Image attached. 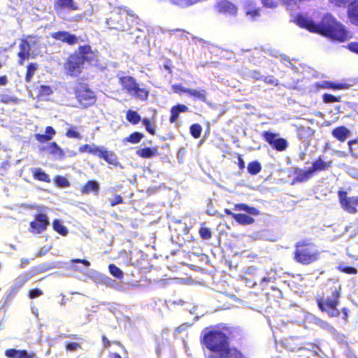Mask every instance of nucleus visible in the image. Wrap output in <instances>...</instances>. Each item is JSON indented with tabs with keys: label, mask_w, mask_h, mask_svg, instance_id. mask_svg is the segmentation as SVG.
Segmentation results:
<instances>
[{
	"label": "nucleus",
	"mask_w": 358,
	"mask_h": 358,
	"mask_svg": "<svg viewBox=\"0 0 358 358\" xmlns=\"http://www.w3.org/2000/svg\"><path fill=\"white\" fill-rule=\"evenodd\" d=\"M43 294V292L39 289H32L29 291L28 296L30 299L37 298Z\"/></svg>",
	"instance_id": "nucleus-54"
},
{
	"label": "nucleus",
	"mask_w": 358,
	"mask_h": 358,
	"mask_svg": "<svg viewBox=\"0 0 358 358\" xmlns=\"http://www.w3.org/2000/svg\"><path fill=\"white\" fill-rule=\"evenodd\" d=\"M108 358H129L127 355L124 357H122L118 352H111L109 351Z\"/></svg>",
	"instance_id": "nucleus-61"
},
{
	"label": "nucleus",
	"mask_w": 358,
	"mask_h": 358,
	"mask_svg": "<svg viewBox=\"0 0 358 358\" xmlns=\"http://www.w3.org/2000/svg\"><path fill=\"white\" fill-rule=\"evenodd\" d=\"M57 187L60 188H66L70 187L71 184L68 179L62 176H56L53 179Z\"/></svg>",
	"instance_id": "nucleus-39"
},
{
	"label": "nucleus",
	"mask_w": 358,
	"mask_h": 358,
	"mask_svg": "<svg viewBox=\"0 0 358 358\" xmlns=\"http://www.w3.org/2000/svg\"><path fill=\"white\" fill-rule=\"evenodd\" d=\"M73 53L78 57L83 64L87 63L89 65H96L99 62L96 55L88 44L79 46L78 50Z\"/></svg>",
	"instance_id": "nucleus-11"
},
{
	"label": "nucleus",
	"mask_w": 358,
	"mask_h": 358,
	"mask_svg": "<svg viewBox=\"0 0 358 358\" xmlns=\"http://www.w3.org/2000/svg\"><path fill=\"white\" fill-rule=\"evenodd\" d=\"M72 263H81L84 264L85 266L88 267L90 266V263L89 261L86 259H73L71 260Z\"/></svg>",
	"instance_id": "nucleus-62"
},
{
	"label": "nucleus",
	"mask_w": 358,
	"mask_h": 358,
	"mask_svg": "<svg viewBox=\"0 0 358 358\" xmlns=\"http://www.w3.org/2000/svg\"><path fill=\"white\" fill-rule=\"evenodd\" d=\"M245 13L252 17H256L260 15V9L259 8L252 7L250 4L245 7Z\"/></svg>",
	"instance_id": "nucleus-45"
},
{
	"label": "nucleus",
	"mask_w": 358,
	"mask_h": 358,
	"mask_svg": "<svg viewBox=\"0 0 358 358\" xmlns=\"http://www.w3.org/2000/svg\"><path fill=\"white\" fill-rule=\"evenodd\" d=\"M331 134L340 142H344L350 136L351 132L345 126H339L332 130Z\"/></svg>",
	"instance_id": "nucleus-22"
},
{
	"label": "nucleus",
	"mask_w": 358,
	"mask_h": 358,
	"mask_svg": "<svg viewBox=\"0 0 358 358\" xmlns=\"http://www.w3.org/2000/svg\"><path fill=\"white\" fill-rule=\"evenodd\" d=\"M189 131L194 138H199L202 132V127L199 124H193L190 126Z\"/></svg>",
	"instance_id": "nucleus-43"
},
{
	"label": "nucleus",
	"mask_w": 358,
	"mask_h": 358,
	"mask_svg": "<svg viewBox=\"0 0 358 358\" xmlns=\"http://www.w3.org/2000/svg\"><path fill=\"white\" fill-rule=\"evenodd\" d=\"M250 76L255 80H262V76L261 75V73L260 71H257V70H252L250 71Z\"/></svg>",
	"instance_id": "nucleus-59"
},
{
	"label": "nucleus",
	"mask_w": 358,
	"mask_h": 358,
	"mask_svg": "<svg viewBox=\"0 0 358 358\" xmlns=\"http://www.w3.org/2000/svg\"><path fill=\"white\" fill-rule=\"evenodd\" d=\"M172 3L181 6V7H187L195 4L200 1L201 0H170Z\"/></svg>",
	"instance_id": "nucleus-44"
},
{
	"label": "nucleus",
	"mask_w": 358,
	"mask_h": 358,
	"mask_svg": "<svg viewBox=\"0 0 358 358\" xmlns=\"http://www.w3.org/2000/svg\"><path fill=\"white\" fill-rule=\"evenodd\" d=\"M38 92L39 96H50L53 93V90L50 86L42 85L38 87Z\"/></svg>",
	"instance_id": "nucleus-46"
},
{
	"label": "nucleus",
	"mask_w": 358,
	"mask_h": 358,
	"mask_svg": "<svg viewBox=\"0 0 358 358\" xmlns=\"http://www.w3.org/2000/svg\"><path fill=\"white\" fill-rule=\"evenodd\" d=\"M139 17L131 12L127 14H115L106 20L107 28L110 30H117L122 32L131 33L132 29L139 24Z\"/></svg>",
	"instance_id": "nucleus-5"
},
{
	"label": "nucleus",
	"mask_w": 358,
	"mask_h": 358,
	"mask_svg": "<svg viewBox=\"0 0 358 358\" xmlns=\"http://www.w3.org/2000/svg\"><path fill=\"white\" fill-rule=\"evenodd\" d=\"M118 83L122 90L129 95L143 101L148 99L149 92L147 89L141 87L136 79L131 76H122L118 77Z\"/></svg>",
	"instance_id": "nucleus-7"
},
{
	"label": "nucleus",
	"mask_w": 358,
	"mask_h": 358,
	"mask_svg": "<svg viewBox=\"0 0 358 358\" xmlns=\"http://www.w3.org/2000/svg\"><path fill=\"white\" fill-rule=\"evenodd\" d=\"M136 155L141 158H151L158 155V148L157 147L140 148L136 151Z\"/></svg>",
	"instance_id": "nucleus-26"
},
{
	"label": "nucleus",
	"mask_w": 358,
	"mask_h": 358,
	"mask_svg": "<svg viewBox=\"0 0 358 358\" xmlns=\"http://www.w3.org/2000/svg\"><path fill=\"white\" fill-rule=\"evenodd\" d=\"M215 8L219 13L236 16L238 8L229 0H216Z\"/></svg>",
	"instance_id": "nucleus-14"
},
{
	"label": "nucleus",
	"mask_w": 358,
	"mask_h": 358,
	"mask_svg": "<svg viewBox=\"0 0 358 358\" xmlns=\"http://www.w3.org/2000/svg\"><path fill=\"white\" fill-rule=\"evenodd\" d=\"M46 150L50 155L57 156L59 159H63L65 156L64 150L55 141L49 143L46 145Z\"/></svg>",
	"instance_id": "nucleus-27"
},
{
	"label": "nucleus",
	"mask_w": 358,
	"mask_h": 358,
	"mask_svg": "<svg viewBox=\"0 0 358 358\" xmlns=\"http://www.w3.org/2000/svg\"><path fill=\"white\" fill-rule=\"evenodd\" d=\"M262 80H263L265 83L271 84L274 86H277L278 85V80L275 79L273 76H268L265 77H262Z\"/></svg>",
	"instance_id": "nucleus-52"
},
{
	"label": "nucleus",
	"mask_w": 358,
	"mask_h": 358,
	"mask_svg": "<svg viewBox=\"0 0 358 358\" xmlns=\"http://www.w3.org/2000/svg\"><path fill=\"white\" fill-rule=\"evenodd\" d=\"M31 47L29 43L26 39H22L19 45V52H17V64L22 66L25 60L28 59L31 55Z\"/></svg>",
	"instance_id": "nucleus-19"
},
{
	"label": "nucleus",
	"mask_w": 358,
	"mask_h": 358,
	"mask_svg": "<svg viewBox=\"0 0 358 358\" xmlns=\"http://www.w3.org/2000/svg\"><path fill=\"white\" fill-rule=\"evenodd\" d=\"M141 121H142V123H143V126L145 128V130L150 135H155L156 131H155V128L153 127V124L151 122V121L149 119L146 118V117L143 118Z\"/></svg>",
	"instance_id": "nucleus-47"
},
{
	"label": "nucleus",
	"mask_w": 358,
	"mask_h": 358,
	"mask_svg": "<svg viewBox=\"0 0 358 358\" xmlns=\"http://www.w3.org/2000/svg\"><path fill=\"white\" fill-rule=\"evenodd\" d=\"M73 93L77 101L83 108H89L96 101L94 92L86 83H78L73 88Z\"/></svg>",
	"instance_id": "nucleus-8"
},
{
	"label": "nucleus",
	"mask_w": 358,
	"mask_h": 358,
	"mask_svg": "<svg viewBox=\"0 0 358 358\" xmlns=\"http://www.w3.org/2000/svg\"><path fill=\"white\" fill-rule=\"evenodd\" d=\"M189 108L187 106L181 103H178L171 107L170 113L171 116L169 117L170 123H175L179 117L180 113L188 112Z\"/></svg>",
	"instance_id": "nucleus-23"
},
{
	"label": "nucleus",
	"mask_w": 358,
	"mask_h": 358,
	"mask_svg": "<svg viewBox=\"0 0 358 358\" xmlns=\"http://www.w3.org/2000/svg\"><path fill=\"white\" fill-rule=\"evenodd\" d=\"M126 118L127 121H129L132 124H137L142 120L141 119V115L138 113V112L132 110H127L126 113Z\"/></svg>",
	"instance_id": "nucleus-32"
},
{
	"label": "nucleus",
	"mask_w": 358,
	"mask_h": 358,
	"mask_svg": "<svg viewBox=\"0 0 358 358\" xmlns=\"http://www.w3.org/2000/svg\"><path fill=\"white\" fill-rule=\"evenodd\" d=\"M199 234L202 240H209L211 238L213 233L210 228L206 227L205 223H201Z\"/></svg>",
	"instance_id": "nucleus-35"
},
{
	"label": "nucleus",
	"mask_w": 358,
	"mask_h": 358,
	"mask_svg": "<svg viewBox=\"0 0 358 358\" xmlns=\"http://www.w3.org/2000/svg\"><path fill=\"white\" fill-rule=\"evenodd\" d=\"M39 65L37 63L31 62L27 66V71L24 77L26 83H30Z\"/></svg>",
	"instance_id": "nucleus-30"
},
{
	"label": "nucleus",
	"mask_w": 358,
	"mask_h": 358,
	"mask_svg": "<svg viewBox=\"0 0 358 358\" xmlns=\"http://www.w3.org/2000/svg\"><path fill=\"white\" fill-rule=\"evenodd\" d=\"M264 140L272 146L277 151L282 152L288 146L286 139L283 138H277L278 134L270 131H265L262 134Z\"/></svg>",
	"instance_id": "nucleus-13"
},
{
	"label": "nucleus",
	"mask_w": 358,
	"mask_h": 358,
	"mask_svg": "<svg viewBox=\"0 0 358 358\" xmlns=\"http://www.w3.org/2000/svg\"><path fill=\"white\" fill-rule=\"evenodd\" d=\"M98 151H99V146L97 145L91 146L89 144H84L79 148L80 152H88L95 156H96Z\"/></svg>",
	"instance_id": "nucleus-37"
},
{
	"label": "nucleus",
	"mask_w": 358,
	"mask_h": 358,
	"mask_svg": "<svg viewBox=\"0 0 358 358\" xmlns=\"http://www.w3.org/2000/svg\"><path fill=\"white\" fill-rule=\"evenodd\" d=\"M124 200L121 195L117 194L114 196L113 199L110 201V206L113 207L117 204L123 203Z\"/></svg>",
	"instance_id": "nucleus-55"
},
{
	"label": "nucleus",
	"mask_w": 358,
	"mask_h": 358,
	"mask_svg": "<svg viewBox=\"0 0 358 358\" xmlns=\"http://www.w3.org/2000/svg\"><path fill=\"white\" fill-rule=\"evenodd\" d=\"M96 156L100 159H103L108 164L118 166L120 165L118 157L113 151H108L105 148L99 146V151L97 152Z\"/></svg>",
	"instance_id": "nucleus-18"
},
{
	"label": "nucleus",
	"mask_w": 358,
	"mask_h": 358,
	"mask_svg": "<svg viewBox=\"0 0 358 358\" xmlns=\"http://www.w3.org/2000/svg\"><path fill=\"white\" fill-rule=\"evenodd\" d=\"M33 178L38 181L50 183L51 180L48 173L43 171L41 169H34L32 170Z\"/></svg>",
	"instance_id": "nucleus-28"
},
{
	"label": "nucleus",
	"mask_w": 358,
	"mask_h": 358,
	"mask_svg": "<svg viewBox=\"0 0 358 358\" xmlns=\"http://www.w3.org/2000/svg\"><path fill=\"white\" fill-rule=\"evenodd\" d=\"M293 259L302 265H309L317 262L320 258V252L316 245L310 239H302L294 245Z\"/></svg>",
	"instance_id": "nucleus-4"
},
{
	"label": "nucleus",
	"mask_w": 358,
	"mask_h": 358,
	"mask_svg": "<svg viewBox=\"0 0 358 358\" xmlns=\"http://www.w3.org/2000/svg\"><path fill=\"white\" fill-rule=\"evenodd\" d=\"M64 68L68 75L76 77L83 72L84 64L80 62L78 57L73 53L68 57L64 64Z\"/></svg>",
	"instance_id": "nucleus-12"
},
{
	"label": "nucleus",
	"mask_w": 358,
	"mask_h": 358,
	"mask_svg": "<svg viewBox=\"0 0 358 358\" xmlns=\"http://www.w3.org/2000/svg\"><path fill=\"white\" fill-rule=\"evenodd\" d=\"M55 134L56 131L55 129L51 126H47L45 127V134H35V138L39 143H44L50 141Z\"/></svg>",
	"instance_id": "nucleus-25"
},
{
	"label": "nucleus",
	"mask_w": 358,
	"mask_h": 358,
	"mask_svg": "<svg viewBox=\"0 0 358 358\" xmlns=\"http://www.w3.org/2000/svg\"><path fill=\"white\" fill-rule=\"evenodd\" d=\"M243 338V332L238 327L224 324L217 329H204L200 342L211 353L206 358H249L237 348L230 347L231 341Z\"/></svg>",
	"instance_id": "nucleus-1"
},
{
	"label": "nucleus",
	"mask_w": 358,
	"mask_h": 358,
	"mask_svg": "<svg viewBox=\"0 0 358 358\" xmlns=\"http://www.w3.org/2000/svg\"><path fill=\"white\" fill-rule=\"evenodd\" d=\"M101 340L103 342V348L104 349L109 350V348L111 346L112 344L116 345L118 347H120L125 353H127V350L124 348V346L117 341H110L105 335H103L101 336Z\"/></svg>",
	"instance_id": "nucleus-34"
},
{
	"label": "nucleus",
	"mask_w": 358,
	"mask_h": 358,
	"mask_svg": "<svg viewBox=\"0 0 358 358\" xmlns=\"http://www.w3.org/2000/svg\"><path fill=\"white\" fill-rule=\"evenodd\" d=\"M65 348L67 351L73 352L78 349H80L81 345L76 342H66L65 343Z\"/></svg>",
	"instance_id": "nucleus-50"
},
{
	"label": "nucleus",
	"mask_w": 358,
	"mask_h": 358,
	"mask_svg": "<svg viewBox=\"0 0 358 358\" xmlns=\"http://www.w3.org/2000/svg\"><path fill=\"white\" fill-rule=\"evenodd\" d=\"M12 101H13L12 98L8 96V95H1V96L0 101L3 103H8Z\"/></svg>",
	"instance_id": "nucleus-63"
},
{
	"label": "nucleus",
	"mask_w": 358,
	"mask_h": 358,
	"mask_svg": "<svg viewBox=\"0 0 358 358\" xmlns=\"http://www.w3.org/2000/svg\"><path fill=\"white\" fill-rule=\"evenodd\" d=\"M347 14L350 22L358 26V0H353L348 4Z\"/></svg>",
	"instance_id": "nucleus-21"
},
{
	"label": "nucleus",
	"mask_w": 358,
	"mask_h": 358,
	"mask_svg": "<svg viewBox=\"0 0 358 358\" xmlns=\"http://www.w3.org/2000/svg\"><path fill=\"white\" fill-rule=\"evenodd\" d=\"M49 225L50 220L47 213L40 210L34 214V220L29 224V231L34 234H40L44 232Z\"/></svg>",
	"instance_id": "nucleus-9"
},
{
	"label": "nucleus",
	"mask_w": 358,
	"mask_h": 358,
	"mask_svg": "<svg viewBox=\"0 0 358 358\" xmlns=\"http://www.w3.org/2000/svg\"><path fill=\"white\" fill-rule=\"evenodd\" d=\"M341 285L334 280H329L318 292L316 303L318 308L330 317H338L341 315L338 309Z\"/></svg>",
	"instance_id": "nucleus-3"
},
{
	"label": "nucleus",
	"mask_w": 358,
	"mask_h": 358,
	"mask_svg": "<svg viewBox=\"0 0 358 358\" xmlns=\"http://www.w3.org/2000/svg\"><path fill=\"white\" fill-rule=\"evenodd\" d=\"M292 172L295 176L290 182L292 185L305 182L313 176L309 168L307 170H303L299 167H295L293 169Z\"/></svg>",
	"instance_id": "nucleus-17"
},
{
	"label": "nucleus",
	"mask_w": 358,
	"mask_h": 358,
	"mask_svg": "<svg viewBox=\"0 0 358 358\" xmlns=\"http://www.w3.org/2000/svg\"><path fill=\"white\" fill-rule=\"evenodd\" d=\"M144 138L143 134L135 131L131 133L128 137L124 139V141L136 144L139 143Z\"/></svg>",
	"instance_id": "nucleus-36"
},
{
	"label": "nucleus",
	"mask_w": 358,
	"mask_h": 358,
	"mask_svg": "<svg viewBox=\"0 0 358 358\" xmlns=\"http://www.w3.org/2000/svg\"><path fill=\"white\" fill-rule=\"evenodd\" d=\"M82 194H88L91 192L97 194L99 191V184L96 180H88L80 188Z\"/></svg>",
	"instance_id": "nucleus-24"
},
{
	"label": "nucleus",
	"mask_w": 358,
	"mask_h": 358,
	"mask_svg": "<svg viewBox=\"0 0 358 358\" xmlns=\"http://www.w3.org/2000/svg\"><path fill=\"white\" fill-rule=\"evenodd\" d=\"M65 135L70 138L80 139L82 138L81 134L78 131V128L73 126L70 127L67 129Z\"/></svg>",
	"instance_id": "nucleus-42"
},
{
	"label": "nucleus",
	"mask_w": 358,
	"mask_h": 358,
	"mask_svg": "<svg viewBox=\"0 0 358 358\" xmlns=\"http://www.w3.org/2000/svg\"><path fill=\"white\" fill-rule=\"evenodd\" d=\"M262 170L261 164L258 161H252L248 165V171L250 175H256Z\"/></svg>",
	"instance_id": "nucleus-40"
},
{
	"label": "nucleus",
	"mask_w": 358,
	"mask_h": 358,
	"mask_svg": "<svg viewBox=\"0 0 358 358\" xmlns=\"http://www.w3.org/2000/svg\"><path fill=\"white\" fill-rule=\"evenodd\" d=\"M315 324L318 326L320 329L324 331H327L331 333H335L336 329L333 326H331L329 322L324 321L320 318H316L315 321Z\"/></svg>",
	"instance_id": "nucleus-33"
},
{
	"label": "nucleus",
	"mask_w": 358,
	"mask_h": 358,
	"mask_svg": "<svg viewBox=\"0 0 358 358\" xmlns=\"http://www.w3.org/2000/svg\"><path fill=\"white\" fill-rule=\"evenodd\" d=\"M331 3L338 7H344L351 2V0H329Z\"/></svg>",
	"instance_id": "nucleus-58"
},
{
	"label": "nucleus",
	"mask_w": 358,
	"mask_h": 358,
	"mask_svg": "<svg viewBox=\"0 0 358 358\" xmlns=\"http://www.w3.org/2000/svg\"><path fill=\"white\" fill-rule=\"evenodd\" d=\"M262 2L265 7L270 8H276L278 6L277 0H262Z\"/></svg>",
	"instance_id": "nucleus-56"
},
{
	"label": "nucleus",
	"mask_w": 358,
	"mask_h": 358,
	"mask_svg": "<svg viewBox=\"0 0 358 358\" xmlns=\"http://www.w3.org/2000/svg\"><path fill=\"white\" fill-rule=\"evenodd\" d=\"M53 229L62 236H66L68 234L67 228L62 224L59 220L55 219L52 222Z\"/></svg>",
	"instance_id": "nucleus-31"
},
{
	"label": "nucleus",
	"mask_w": 358,
	"mask_h": 358,
	"mask_svg": "<svg viewBox=\"0 0 358 358\" xmlns=\"http://www.w3.org/2000/svg\"><path fill=\"white\" fill-rule=\"evenodd\" d=\"M347 47L351 52L358 55V42H350Z\"/></svg>",
	"instance_id": "nucleus-60"
},
{
	"label": "nucleus",
	"mask_w": 358,
	"mask_h": 358,
	"mask_svg": "<svg viewBox=\"0 0 358 358\" xmlns=\"http://www.w3.org/2000/svg\"><path fill=\"white\" fill-rule=\"evenodd\" d=\"M51 37L55 40L59 41L62 43L73 45L78 43V37L66 31H58L51 34Z\"/></svg>",
	"instance_id": "nucleus-15"
},
{
	"label": "nucleus",
	"mask_w": 358,
	"mask_h": 358,
	"mask_svg": "<svg viewBox=\"0 0 358 358\" xmlns=\"http://www.w3.org/2000/svg\"><path fill=\"white\" fill-rule=\"evenodd\" d=\"M110 274L117 279H122L124 277L123 271L115 264H111L108 266Z\"/></svg>",
	"instance_id": "nucleus-41"
},
{
	"label": "nucleus",
	"mask_w": 358,
	"mask_h": 358,
	"mask_svg": "<svg viewBox=\"0 0 358 358\" xmlns=\"http://www.w3.org/2000/svg\"><path fill=\"white\" fill-rule=\"evenodd\" d=\"M18 350L15 348L7 349L4 352V355L8 358H17Z\"/></svg>",
	"instance_id": "nucleus-53"
},
{
	"label": "nucleus",
	"mask_w": 358,
	"mask_h": 358,
	"mask_svg": "<svg viewBox=\"0 0 358 358\" xmlns=\"http://www.w3.org/2000/svg\"><path fill=\"white\" fill-rule=\"evenodd\" d=\"M337 269L342 273H345L349 274V275H356L358 273V271L357 268H355L352 266H343L339 265L337 267Z\"/></svg>",
	"instance_id": "nucleus-48"
},
{
	"label": "nucleus",
	"mask_w": 358,
	"mask_h": 358,
	"mask_svg": "<svg viewBox=\"0 0 358 358\" xmlns=\"http://www.w3.org/2000/svg\"><path fill=\"white\" fill-rule=\"evenodd\" d=\"M338 201L341 208L346 212L355 214L358 211V195L348 196L346 191H338Z\"/></svg>",
	"instance_id": "nucleus-10"
},
{
	"label": "nucleus",
	"mask_w": 358,
	"mask_h": 358,
	"mask_svg": "<svg viewBox=\"0 0 358 358\" xmlns=\"http://www.w3.org/2000/svg\"><path fill=\"white\" fill-rule=\"evenodd\" d=\"M188 94L202 102H206L207 101V92L204 89L198 90L189 88Z\"/></svg>",
	"instance_id": "nucleus-29"
},
{
	"label": "nucleus",
	"mask_w": 358,
	"mask_h": 358,
	"mask_svg": "<svg viewBox=\"0 0 358 358\" xmlns=\"http://www.w3.org/2000/svg\"><path fill=\"white\" fill-rule=\"evenodd\" d=\"M322 100L326 103H331L340 101V97L335 96L331 94L324 93L322 95Z\"/></svg>",
	"instance_id": "nucleus-49"
},
{
	"label": "nucleus",
	"mask_w": 358,
	"mask_h": 358,
	"mask_svg": "<svg viewBox=\"0 0 358 358\" xmlns=\"http://www.w3.org/2000/svg\"><path fill=\"white\" fill-rule=\"evenodd\" d=\"M17 358H36L34 352L29 353L26 350H18Z\"/></svg>",
	"instance_id": "nucleus-51"
},
{
	"label": "nucleus",
	"mask_w": 358,
	"mask_h": 358,
	"mask_svg": "<svg viewBox=\"0 0 358 358\" xmlns=\"http://www.w3.org/2000/svg\"><path fill=\"white\" fill-rule=\"evenodd\" d=\"M173 90L174 92H176V93L182 92V93H186L187 94H188L189 91V88L184 87L183 86H182L180 85H173Z\"/></svg>",
	"instance_id": "nucleus-57"
},
{
	"label": "nucleus",
	"mask_w": 358,
	"mask_h": 358,
	"mask_svg": "<svg viewBox=\"0 0 358 358\" xmlns=\"http://www.w3.org/2000/svg\"><path fill=\"white\" fill-rule=\"evenodd\" d=\"M238 165L241 170L245 168V162L240 155L238 157Z\"/></svg>",
	"instance_id": "nucleus-64"
},
{
	"label": "nucleus",
	"mask_w": 358,
	"mask_h": 358,
	"mask_svg": "<svg viewBox=\"0 0 358 358\" xmlns=\"http://www.w3.org/2000/svg\"><path fill=\"white\" fill-rule=\"evenodd\" d=\"M333 161H324V156H319L312 162V166L309 167L313 176L315 173L325 171L332 166Z\"/></svg>",
	"instance_id": "nucleus-16"
},
{
	"label": "nucleus",
	"mask_w": 358,
	"mask_h": 358,
	"mask_svg": "<svg viewBox=\"0 0 358 358\" xmlns=\"http://www.w3.org/2000/svg\"><path fill=\"white\" fill-rule=\"evenodd\" d=\"M327 87L329 89L334 90H348L351 87V85L346 83H334V82H328L327 83Z\"/></svg>",
	"instance_id": "nucleus-38"
},
{
	"label": "nucleus",
	"mask_w": 358,
	"mask_h": 358,
	"mask_svg": "<svg viewBox=\"0 0 358 358\" xmlns=\"http://www.w3.org/2000/svg\"><path fill=\"white\" fill-rule=\"evenodd\" d=\"M53 7L57 13L65 9L69 10L78 9V6L74 0H55Z\"/></svg>",
	"instance_id": "nucleus-20"
},
{
	"label": "nucleus",
	"mask_w": 358,
	"mask_h": 358,
	"mask_svg": "<svg viewBox=\"0 0 358 358\" xmlns=\"http://www.w3.org/2000/svg\"><path fill=\"white\" fill-rule=\"evenodd\" d=\"M233 209L236 211H244L247 213H235L229 208L224 210L226 215L231 216L238 224L242 226L252 224L255 220L252 216H257L260 214L259 209L243 203H236Z\"/></svg>",
	"instance_id": "nucleus-6"
},
{
	"label": "nucleus",
	"mask_w": 358,
	"mask_h": 358,
	"mask_svg": "<svg viewBox=\"0 0 358 358\" xmlns=\"http://www.w3.org/2000/svg\"><path fill=\"white\" fill-rule=\"evenodd\" d=\"M294 22L300 28L306 29L310 33L317 34L341 42L348 38V33L343 25L338 23L330 15H325L320 23L303 14H297Z\"/></svg>",
	"instance_id": "nucleus-2"
}]
</instances>
